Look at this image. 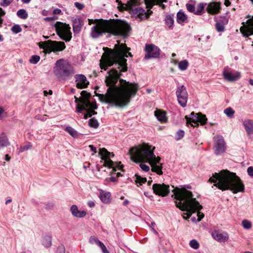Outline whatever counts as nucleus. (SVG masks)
<instances>
[{"mask_svg":"<svg viewBox=\"0 0 253 253\" xmlns=\"http://www.w3.org/2000/svg\"><path fill=\"white\" fill-rule=\"evenodd\" d=\"M104 53L100 60V66L101 69L106 70L107 68L115 65V68L108 72L106 77L105 84L107 87L106 93L97 94L96 96L103 102L110 104L111 106L123 107L127 105L138 90V84L129 83L123 79H120L117 85L121 73L127 71V64L126 57L131 56L128 52V48L125 44L118 45V48L112 50L104 47Z\"/></svg>","mask_w":253,"mask_h":253,"instance_id":"f257e3e1","label":"nucleus"},{"mask_svg":"<svg viewBox=\"0 0 253 253\" xmlns=\"http://www.w3.org/2000/svg\"><path fill=\"white\" fill-rule=\"evenodd\" d=\"M154 147L147 143H143L131 148L129 150L131 159L135 163H141L139 166L144 171H148L150 167L144 163H148L152 168V171L159 175L163 174L162 164L160 158L154 153Z\"/></svg>","mask_w":253,"mask_h":253,"instance_id":"f03ea898","label":"nucleus"},{"mask_svg":"<svg viewBox=\"0 0 253 253\" xmlns=\"http://www.w3.org/2000/svg\"><path fill=\"white\" fill-rule=\"evenodd\" d=\"M176 206L184 213L183 217L187 219L193 213L197 212V221L199 222L204 217V214L200 212L203 208L202 205L193 197L192 193L185 188L176 187L173 191Z\"/></svg>","mask_w":253,"mask_h":253,"instance_id":"7ed1b4c3","label":"nucleus"},{"mask_svg":"<svg viewBox=\"0 0 253 253\" xmlns=\"http://www.w3.org/2000/svg\"><path fill=\"white\" fill-rule=\"evenodd\" d=\"M88 24H93L91 28L90 36L92 38H98L103 34L108 33L114 36L126 37L130 30V26L123 21H107L88 19Z\"/></svg>","mask_w":253,"mask_h":253,"instance_id":"20e7f679","label":"nucleus"},{"mask_svg":"<svg viewBox=\"0 0 253 253\" xmlns=\"http://www.w3.org/2000/svg\"><path fill=\"white\" fill-rule=\"evenodd\" d=\"M209 181L214 183V186L222 191L230 190L234 194L245 191L244 184L240 178L235 173L227 169L215 172Z\"/></svg>","mask_w":253,"mask_h":253,"instance_id":"39448f33","label":"nucleus"},{"mask_svg":"<svg viewBox=\"0 0 253 253\" xmlns=\"http://www.w3.org/2000/svg\"><path fill=\"white\" fill-rule=\"evenodd\" d=\"M81 95V97L79 98L75 96V102L78 103L77 110L78 113H81L83 110H86V113L84 114V118L86 119L92 115L96 114L94 110L97 108V106L95 101L91 102L88 100L90 95L86 91H82Z\"/></svg>","mask_w":253,"mask_h":253,"instance_id":"423d86ee","label":"nucleus"},{"mask_svg":"<svg viewBox=\"0 0 253 253\" xmlns=\"http://www.w3.org/2000/svg\"><path fill=\"white\" fill-rule=\"evenodd\" d=\"M54 73L58 78L67 80L70 79L75 72L74 68L68 61L60 59L55 63Z\"/></svg>","mask_w":253,"mask_h":253,"instance_id":"0eeeda50","label":"nucleus"},{"mask_svg":"<svg viewBox=\"0 0 253 253\" xmlns=\"http://www.w3.org/2000/svg\"><path fill=\"white\" fill-rule=\"evenodd\" d=\"M57 34L59 37L65 42H69L72 38L71 27L69 25L65 23L57 22L55 24Z\"/></svg>","mask_w":253,"mask_h":253,"instance_id":"6e6552de","label":"nucleus"},{"mask_svg":"<svg viewBox=\"0 0 253 253\" xmlns=\"http://www.w3.org/2000/svg\"><path fill=\"white\" fill-rule=\"evenodd\" d=\"M188 125H190L192 126L195 127L198 126V123L202 125H205L207 121V119L205 115L201 113L195 114L192 112L190 114V117H185Z\"/></svg>","mask_w":253,"mask_h":253,"instance_id":"1a4fd4ad","label":"nucleus"},{"mask_svg":"<svg viewBox=\"0 0 253 253\" xmlns=\"http://www.w3.org/2000/svg\"><path fill=\"white\" fill-rule=\"evenodd\" d=\"M99 155L101 156V160L104 161L103 165L105 167L112 168L114 170H116L114 163L110 160L111 158L114 156L113 153L108 152L105 148H101L99 149Z\"/></svg>","mask_w":253,"mask_h":253,"instance_id":"9d476101","label":"nucleus"},{"mask_svg":"<svg viewBox=\"0 0 253 253\" xmlns=\"http://www.w3.org/2000/svg\"><path fill=\"white\" fill-rule=\"evenodd\" d=\"M175 93L179 105L185 107L188 100V92L186 87L183 85L178 86Z\"/></svg>","mask_w":253,"mask_h":253,"instance_id":"9b49d317","label":"nucleus"},{"mask_svg":"<svg viewBox=\"0 0 253 253\" xmlns=\"http://www.w3.org/2000/svg\"><path fill=\"white\" fill-rule=\"evenodd\" d=\"M222 75L224 79L230 82L236 81L241 78L240 72L232 70L228 67L224 68Z\"/></svg>","mask_w":253,"mask_h":253,"instance_id":"f8f14e48","label":"nucleus"},{"mask_svg":"<svg viewBox=\"0 0 253 253\" xmlns=\"http://www.w3.org/2000/svg\"><path fill=\"white\" fill-rule=\"evenodd\" d=\"M226 146L223 137L221 135H217L214 137V150L216 155L224 153L225 151Z\"/></svg>","mask_w":253,"mask_h":253,"instance_id":"ddd939ff","label":"nucleus"},{"mask_svg":"<svg viewBox=\"0 0 253 253\" xmlns=\"http://www.w3.org/2000/svg\"><path fill=\"white\" fill-rule=\"evenodd\" d=\"M169 188V186L164 183H156L152 186L154 193L162 197H165L169 194L170 191Z\"/></svg>","mask_w":253,"mask_h":253,"instance_id":"4468645a","label":"nucleus"},{"mask_svg":"<svg viewBox=\"0 0 253 253\" xmlns=\"http://www.w3.org/2000/svg\"><path fill=\"white\" fill-rule=\"evenodd\" d=\"M145 51V59H146L157 58L160 55V49L153 44L146 45Z\"/></svg>","mask_w":253,"mask_h":253,"instance_id":"2eb2a0df","label":"nucleus"},{"mask_svg":"<svg viewBox=\"0 0 253 253\" xmlns=\"http://www.w3.org/2000/svg\"><path fill=\"white\" fill-rule=\"evenodd\" d=\"M47 42L49 43V53L51 51L57 52L62 51L66 47L65 43L63 42L48 40Z\"/></svg>","mask_w":253,"mask_h":253,"instance_id":"dca6fc26","label":"nucleus"},{"mask_svg":"<svg viewBox=\"0 0 253 253\" xmlns=\"http://www.w3.org/2000/svg\"><path fill=\"white\" fill-rule=\"evenodd\" d=\"M76 86L80 89L86 88L89 84L86 77L83 74H77L75 76Z\"/></svg>","mask_w":253,"mask_h":253,"instance_id":"f3484780","label":"nucleus"},{"mask_svg":"<svg viewBox=\"0 0 253 253\" xmlns=\"http://www.w3.org/2000/svg\"><path fill=\"white\" fill-rule=\"evenodd\" d=\"M212 238L219 242L224 243L229 239V235L226 232H222L219 230H214L211 233Z\"/></svg>","mask_w":253,"mask_h":253,"instance_id":"a211bd4d","label":"nucleus"},{"mask_svg":"<svg viewBox=\"0 0 253 253\" xmlns=\"http://www.w3.org/2000/svg\"><path fill=\"white\" fill-rule=\"evenodd\" d=\"M70 211L72 215L77 218H83L86 215V212L84 210H80L76 205L70 207Z\"/></svg>","mask_w":253,"mask_h":253,"instance_id":"6ab92c4d","label":"nucleus"},{"mask_svg":"<svg viewBox=\"0 0 253 253\" xmlns=\"http://www.w3.org/2000/svg\"><path fill=\"white\" fill-rule=\"evenodd\" d=\"M244 34L247 37L253 35V16L247 21V25L245 28Z\"/></svg>","mask_w":253,"mask_h":253,"instance_id":"aec40b11","label":"nucleus"},{"mask_svg":"<svg viewBox=\"0 0 253 253\" xmlns=\"http://www.w3.org/2000/svg\"><path fill=\"white\" fill-rule=\"evenodd\" d=\"M111 195L109 192H105L103 190H101L99 192V198L101 201L104 204H109L111 202Z\"/></svg>","mask_w":253,"mask_h":253,"instance_id":"412c9836","label":"nucleus"},{"mask_svg":"<svg viewBox=\"0 0 253 253\" xmlns=\"http://www.w3.org/2000/svg\"><path fill=\"white\" fill-rule=\"evenodd\" d=\"M243 125L248 135H251L253 134V121L251 120H245Z\"/></svg>","mask_w":253,"mask_h":253,"instance_id":"4be33fe9","label":"nucleus"},{"mask_svg":"<svg viewBox=\"0 0 253 253\" xmlns=\"http://www.w3.org/2000/svg\"><path fill=\"white\" fill-rule=\"evenodd\" d=\"M208 9L209 13L217 14L219 12L220 9V3L218 2L211 3L209 5Z\"/></svg>","mask_w":253,"mask_h":253,"instance_id":"5701e85b","label":"nucleus"},{"mask_svg":"<svg viewBox=\"0 0 253 253\" xmlns=\"http://www.w3.org/2000/svg\"><path fill=\"white\" fill-rule=\"evenodd\" d=\"M10 143L5 134L2 133L0 134V149L9 145Z\"/></svg>","mask_w":253,"mask_h":253,"instance_id":"b1692460","label":"nucleus"},{"mask_svg":"<svg viewBox=\"0 0 253 253\" xmlns=\"http://www.w3.org/2000/svg\"><path fill=\"white\" fill-rule=\"evenodd\" d=\"M42 245L45 248H49L51 246V236L49 235H44L42 241Z\"/></svg>","mask_w":253,"mask_h":253,"instance_id":"393cba45","label":"nucleus"},{"mask_svg":"<svg viewBox=\"0 0 253 253\" xmlns=\"http://www.w3.org/2000/svg\"><path fill=\"white\" fill-rule=\"evenodd\" d=\"M155 116L160 122L163 123L166 121V114L161 110H157L155 112Z\"/></svg>","mask_w":253,"mask_h":253,"instance_id":"a878e982","label":"nucleus"},{"mask_svg":"<svg viewBox=\"0 0 253 253\" xmlns=\"http://www.w3.org/2000/svg\"><path fill=\"white\" fill-rule=\"evenodd\" d=\"M187 20V16L183 12L179 11L177 13V21L179 24H182Z\"/></svg>","mask_w":253,"mask_h":253,"instance_id":"bb28decb","label":"nucleus"},{"mask_svg":"<svg viewBox=\"0 0 253 253\" xmlns=\"http://www.w3.org/2000/svg\"><path fill=\"white\" fill-rule=\"evenodd\" d=\"M173 15H168L165 18L166 24L169 28H172L174 23Z\"/></svg>","mask_w":253,"mask_h":253,"instance_id":"cd10ccee","label":"nucleus"},{"mask_svg":"<svg viewBox=\"0 0 253 253\" xmlns=\"http://www.w3.org/2000/svg\"><path fill=\"white\" fill-rule=\"evenodd\" d=\"M144 1L147 5L152 7L155 4H159L163 2H166L167 0H144Z\"/></svg>","mask_w":253,"mask_h":253,"instance_id":"c85d7f7f","label":"nucleus"},{"mask_svg":"<svg viewBox=\"0 0 253 253\" xmlns=\"http://www.w3.org/2000/svg\"><path fill=\"white\" fill-rule=\"evenodd\" d=\"M81 24L80 23V22L79 20L75 19L73 21V31L75 33H79L81 29Z\"/></svg>","mask_w":253,"mask_h":253,"instance_id":"c756f323","label":"nucleus"},{"mask_svg":"<svg viewBox=\"0 0 253 253\" xmlns=\"http://www.w3.org/2000/svg\"><path fill=\"white\" fill-rule=\"evenodd\" d=\"M64 130L73 137H77L78 136V132L70 126L66 127Z\"/></svg>","mask_w":253,"mask_h":253,"instance_id":"7c9ffc66","label":"nucleus"},{"mask_svg":"<svg viewBox=\"0 0 253 253\" xmlns=\"http://www.w3.org/2000/svg\"><path fill=\"white\" fill-rule=\"evenodd\" d=\"M38 45L40 48L44 50V52L45 53H49V43H47V41L40 42H39Z\"/></svg>","mask_w":253,"mask_h":253,"instance_id":"2f4dec72","label":"nucleus"},{"mask_svg":"<svg viewBox=\"0 0 253 253\" xmlns=\"http://www.w3.org/2000/svg\"><path fill=\"white\" fill-rule=\"evenodd\" d=\"M189 66V62L186 60H182L178 63V68L181 71L186 70Z\"/></svg>","mask_w":253,"mask_h":253,"instance_id":"473e14b6","label":"nucleus"},{"mask_svg":"<svg viewBox=\"0 0 253 253\" xmlns=\"http://www.w3.org/2000/svg\"><path fill=\"white\" fill-rule=\"evenodd\" d=\"M89 242L91 244H96L99 247H100L103 243L100 240H99L96 237L93 236H91L89 238Z\"/></svg>","mask_w":253,"mask_h":253,"instance_id":"72a5a7b5","label":"nucleus"},{"mask_svg":"<svg viewBox=\"0 0 253 253\" xmlns=\"http://www.w3.org/2000/svg\"><path fill=\"white\" fill-rule=\"evenodd\" d=\"M17 15L19 17L23 19L27 18L28 17L27 13L26 10L23 9L18 10L17 12Z\"/></svg>","mask_w":253,"mask_h":253,"instance_id":"f704fd0d","label":"nucleus"},{"mask_svg":"<svg viewBox=\"0 0 253 253\" xmlns=\"http://www.w3.org/2000/svg\"><path fill=\"white\" fill-rule=\"evenodd\" d=\"M88 124L90 127L95 128H97L99 126V123L97 120L95 119L94 118H92L89 120Z\"/></svg>","mask_w":253,"mask_h":253,"instance_id":"c9c22d12","label":"nucleus"},{"mask_svg":"<svg viewBox=\"0 0 253 253\" xmlns=\"http://www.w3.org/2000/svg\"><path fill=\"white\" fill-rule=\"evenodd\" d=\"M189 246L194 250L199 249L200 247L199 242L195 239H193L190 241Z\"/></svg>","mask_w":253,"mask_h":253,"instance_id":"e433bc0d","label":"nucleus"},{"mask_svg":"<svg viewBox=\"0 0 253 253\" xmlns=\"http://www.w3.org/2000/svg\"><path fill=\"white\" fill-rule=\"evenodd\" d=\"M224 113L229 118H232L235 113V111L231 107L227 108L224 110Z\"/></svg>","mask_w":253,"mask_h":253,"instance_id":"4c0bfd02","label":"nucleus"},{"mask_svg":"<svg viewBox=\"0 0 253 253\" xmlns=\"http://www.w3.org/2000/svg\"><path fill=\"white\" fill-rule=\"evenodd\" d=\"M242 225L246 229H249L252 227V222L248 220L244 219L242 222Z\"/></svg>","mask_w":253,"mask_h":253,"instance_id":"58836bf2","label":"nucleus"},{"mask_svg":"<svg viewBox=\"0 0 253 253\" xmlns=\"http://www.w3.org/2000/svg\"><path fill=\"white\" fill-rule=\"evenodd\" d=\"M40 59V57L39 55H33L30 59V62L33 64H37Z\"/></svg>","mask_w":253,"mask_h":253,"instance_id":"ea45409f","label":"nucleus"},{"mask_svg":"<svg viewBox=\"0 0 253 253\" xmlns=\"http://www.w3.org/2000/svg\"><path fill=\"white\" fill-rule=\"evenodd\" d=\"M136 183L137 184H139L140 185H142V183H144L146 182V178L145 177H142L138 175H136Z\"/></svg>","mask_w":253,"mask_h":253,"instance_id":"a19ab883","label":"nucleus"},{"mask_svg":"<svg viewBox=\"0 0 253 253\" xmlns=\"http://www.w3.org/2000/svg\"><path fill=\"white\" fill-rule=\"evenodd\" d=\"M11 31L15 34H17L21 32L22 28L19 25H15L11 28Z\"/></svg>","mask_w":253,"mask_h":253,"instance_id":"79ce46f5","label":"nucleus"},{"mask_svg":"<svg viewBox=\"0 0 253 253\" xmlns=\"http://www.w3.org/2000/svg\"><path fill=\"white\" fill-rule=\"evenodd\" d=\"M184 131L182 130H179L176 132L175 138L176 140H179L184 136Z\"/></svg>","mask_w":253,"mask_h":253,"instance_id":"37998d69","label":"nucleus"},{"mask_svg":"<svg viewBox=\"0 0 253 253\" xmlns=\"http://www.w3.org/2000/svg\"><path fill=\"white\" fill-rule=\"evenodd\" d=\"M13 0H2L0 2V5L2 7H7L12 2Z\"/></svg>","mask_w":253,"mask_h":253,"instance_id":"c03bdc74","label":"nucleus"},{"mask_svg":"<svg viewBox=\"0 0 253 253\" xmlns=\"http://www.w3.org/2000/svg\"><path fill=\"white\" fill-rule=\"evenodd\" d=\"M215 28L218 32H223L224 30V26L220 23H217L215 25Z\"/></svg>","mask_w":253,"mask_h":253,"instance_id":"a18cd8bd","label":"nucleus"},{"mask_svg":"<svg viewBox=\"0 0 253 253\" xmlns=\"http://www.w3.org/2000/svg\"><path fill=\"white\" fill-rule=\"evenodd\" d=\"M138 0H129V1L127 2L126 6L129 8H131L132 6L137 3Z\"/></svg>","mask_w":253,"mask_h":253,"instance_id":"49530a36","label":"nucleus"},{"mask_svg":"<svg viewBox=\"0 0 253 253\" xmlns=\"http://www.w3.org/2000/svg\"><path fill=\"white\" fill-rule=\"evenodd\" d=\"M5 14V12L0 7V27H1L3 20L2 17Z\"/></svg>","mask_w":253,"mask_h":253,"instance_id":"de8ad7c7","label":"nucleus"},{"mask_svg":"<svg viewBox=\"0 0 253 253\" xmlns=\"http://www.w3.org/2000/svg\"><path fill=\"white\" fill-rule=\"evenodd\" d=\"M186 7L187 10L190 12H193L195 10V6L193 4H187Z\"/></svg>","mask_w":253,"mask_h":253,"instance_id":"09e8293b","label":"nucleus"},{"mask_svg":"<svg viewBox=\"0 0 253 253\" xmlns=\"http://www.w3.org/2000/svg\"><path fill=\"white\" fill-rule=\"evenodd\" d=\"M32 147L31 145H26L25 146H24L23 147H21L20 149V152H22L24 151L27 150L29 149H30Z\"/></svg>","mask_w":253,"mask_h":253,"instance_id":"8fccbe9b","label":"nucleus"},{"mask_svg":"<svg viewBox=\"0 0 253 253\" xmlns=\"http://www.w3.org/2000/svg\"><path fill=\"white\" fill-rule=\"evenodd\" d=\"M75 6L79 10H81L84 7V5L83 3L78 2L75 3Z\"/></svg>","mask_w":253,"mask_h":253,"instance_id":"3c124183","label":"nucleus"},{"mask_svg":"<svg viewBox=\"0 0 253 253\" xmlns=\"http://www.w3.org/2000/svg\"><path fill=\"white\" fill-rule=\"evenodd\" d=\"M247 172L249 176L253 177V167H249L247 169Z\"/></svg>","mask_w":253,"mask_h":253,"instance_id":"603ef678","label":"nucleus"},{"mask_svg":"<svg viewBox=\"0 0 253 253\" xmlns=\"http://www.w3.org/2000/svg\"><path fill=\"white\" fill-rule=\"evenodd\" d=\"M103 253H110L103 243L100 246Z\"/></svg>","mask_w":253,"mask_h":253,"instance_id":"864d4df0","label":"nucleus"},{"mask_svg":"<svg viewBox=\"0 0 253 253\" xmlns=\"http://www.w3.org/2000/svg\"><path fill=\"white\" fill-rule=\"evenodd\" d=\"M61 12V9H60L59 8L54 9L53 11V13L54 14H59Z\"/></svg>","mask_w":253,"mask_h":253,"instance_id":"5fc2aeb1","label":"nucleus"},{"mask_svg":"<svg viewBox=\"0 0 253 253\" xmlns=\"http://www.w3.org/2000/svg\"><path fill=\"white\" fill-rule=\"evenodd\" d=\"M89 147L90 148V150L94 152V153H96V148L95 146L92 145H90Z\"/></svg>","mask_w":253,"mask_h":253,"instance_id":"6e6d98bb","label":"nucleus"},{"mask_svg":"<svg viewBox=\"0 0 253 253\" xmlns=\"http://www.w3.org/2000/svg\"><path fill=\"white\" fill-rule=\"evenodd\" d=\"M87 205L88 206L90 207V208H93L95 206V204L92 201H89L87 203Z\"/></svg>","mask_w":253,"mask_h":253,"instance_id":"4d7b16f0","label":"nucleus"},{"mask_svg":"<svg viewBox=\"0 0 253 253\" xmlns=\"http://www.w3.org/2000/svg\"><path fill=\"white\" fill-rule=\"evenodd\" d=\"M224 4L226 6H228L230 5V2L228 0H225Z\"/></svg>","mask_w":253,"mask_h":253,"instance_id":"13d9d810","label":"nucleus"},{"mask_svg":"<svg viewBox=\"0 0 253 253\" xmlns=\"http://www.w3.org/2000/svg\"><path fill=\"white\" fill-rule=\"evenodd\" d=\"M137 10L138 11L139 14H142L144 11V10L142 8H138Z\"/></svg>","mask_w":253,"mask_h":253,"instance_id":"bf43d9fd","label":"nucleus"},{"mask_svg":"<svg viewBox=\"0 0 253 253\" xmlns=\"http://www.w3.org/2000/svg\"><path fill=\"white\" fill-rule=\"evenodd\" d=\"M117 180V179L116 177L114 176H112L110 177V181L112 182H116Z\"/></svg>","mask_w":253,"mask_h":253,"instance_id":"052dcab7","label":"nucleus"},{"mask_svg":"<svg viewBox=\"0 0 253 253\" xmlns=\"http://www.w3.org/2000/svg\"><path fill=\"white\" fill-rule=\"evenodd\" d=\"M10 157L7 154H6L5 157V160L6 161H9L10 160Z\"/></svg>","mask_w":253,"mask_h":253,"instance_id":"680f3d73","label":"nucleus"},{"mask_svg":"<svg viewBox=\"0 0 253 253\" xmlns=\"http://www.w3.org/2000/svg\"><path fill=\"white\" fill-rule=\"evenodd\" d=\"M21 0L23 3H28L31 1V0Z\"/></svg>","mask_w":253,"mask_h":253,"instance_id":"e2e57ef3","label":"nucleus"},{"mask_svg":"<svg viewBox=\"0 0 253 253\" xmlns=\"http://www.w3.org/2000/svg\"><path fill=\"white\" fill-rule=\"evenodd\" d=\"M191 220L193 221V222H198L197 221V219L195 217H192L191 218Z\"/></svg>","mask_w":253,"mask_h":253,"instance_id":"0e129e2a","label":"nucleus"},{"mask_svg":"<svg viewBox=\"0 0 253 253\" xmlns=\"http://www.w3.org/2000/svg\"><path fill=\"white\" fill-rule=\"evenodd\" d=\"M11 201H12V200H11V199H8V200H7L6 201V202H5V204H6V205H7L8 204H9V203H11Z\"/></svg>","mask_w":253,"mask_h":253,"instance_id":"69168bd1","label":"nucleus"},{"mask_svg":"<svg viewBox=\"0 0 253 253\" xmlns=\"http://www.w3.org/2000/svg\"><path fill=\"white\" fill-rule=\"evenodd\" d=\"M116 2H117L118 3V5H123V4H122V3L121 1V0H116Z\"/></svg>","mask_w":253,"mask_h":253,"instance_id":"338daca9","label":"nucleus"},{"mask_svg":"<svg viewBox=\"0 0 253 253\" xmlns=\"http://www.w3.org/2000/svg\"><path fill=\"white\" fill-rule=\"evenodd\" d=\"M250 84L252 85H253V80L250 79L249 81Z\"/></svg>","mask_w":253,"mask_h":253,"instance_id":"774afa93","label":"nucleus"}]
</instances>
